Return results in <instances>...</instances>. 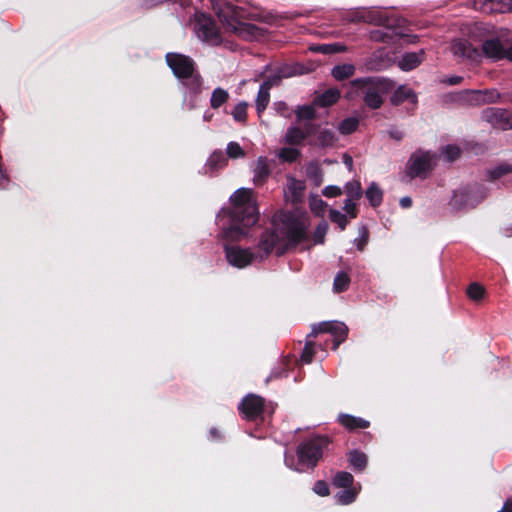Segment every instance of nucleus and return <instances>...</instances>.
I'll use <instances>...</instances> for the list:
<instances>
[{
	"label": "nucleus",
	"mask_w": 512,
	"mask_h": 512,
	"mask_svg": "<svg viewBox=\"0 0 512 512\" xmlns=\"http://www.w3.org/2000/svg\"><path fill=\"white\" fill-rule=\"evenodd\" d=\"M307 227L308 224L304 217L285 215L281 227H278L276 231H265L261 235L255 255L262 260L274 248L278 255L283 254L288 247L296 246L304 239Z\"/></svg>",
	"instance_id": "1"
},
{
	"label": "nucleus",
	"mask_w": 512,
	"mask_h": 512,
	"mask_svg": "<svg viewBox=\"0 0 512 512\" xmlns=\"http://www.w3.org/2000/svg\"><path fill=\"white\" fill-rule=\"evenodd\" d=\"M231 225L221 232V237L229 241H239L246 236L245 228L256 224L259 217L253 192L248 188H240L231 196Z\"/></svg>",
	"instance_id": "2"
},
{
	"label": "nucleus",
	"mask_w": 512,
	"mask_h": 512,
	"mask_svg": "<svg viewBox=\"0 0 512 512\" xmlns=\"http://www.w3.org/2000/svg\"><path fill=\"white\" fill-rule=\"evenodd\" d=\"M388 85L384 79L375 77L358 78L350 82L345 98L353 101L362 97L370 109H378L383 104V94Z\"/></svg>",
	"instance_id": "3"
},
{
	"label": "nucleus",
	"mask_w": 512,
	"mask_h": 512,
	"mask_svg": "<svg viewBox=\"0 0 512 512\" xmlns=\"http://www.w3.org/2000/svg\"><path fill=\"white\" fill-rule=\"evenodd\" d=\"M329 443V438L326 436H315L303 441L297 448L300 467L295 468V470L313 469L322 458L323 450L328 447Z\"/></svg>",
	"instance_id": "4"
},
{
	"label": "nucleus",
	"mask_w": 512,
	"mask_h": 512,
	"mask_svg": "<svg viewBox=\"0 0 512 512\" xmlns=\"http://www.w3.org/2000/svg\"><path fill=\"white\" fill-rule=\"evenodd\" d=\"M166 61L176 77L191 78V87L196 93L200 92L202 79L199 75H194V62L191 58L183 54L168 53Z\"/></svg>",
	"instance_id": "5"
},
{
	"label": "nucleus",
	"mask_w": 512,
	"mask_h": 512,
	"mask_svg": "<svg viewBox=\"0 0 512 512\" xmlns=\"http://www.w3.org/2000/svg\"><path fill=\"white\" fill-rule=\"evenodd\" d=\"M347 20L349 22H365L373 25H383L392 29L396 34L402 35L397 29L401 27L403 20L389 17L386 12L383 11L358 9L351 12L347 16Z\"/></svg>",
	"instance_id": "6"
},
{
	"label": "nucleus",
	"mask_w": 512,
	"mask_h": 512,
	"mask_svg": "<svg viewBox=\"0 0 512 512\" xmlns=\"http://www.w3.org/2000/svg\"><path fill=\"white\" fill-rule=\"evenodd\" d=\"M437 164V155L430 151L414 152L407 163V175L410 178H426Z\"/></svg>",
	"instance_id": "7"
},
{
	"label": "nucleus",
	"mask_w": 512,
	"mask_h": 512,
	"mask_svg": "<svg viewBox=\"0 0 512 512\" xmlns=\"http://www.w3.org/2000/svg\"><path fill=\"white\" fill-rule=\"evenodd\" d=\"M320 333H330L334 336L333 349L336 350L338 346L345 341L348 333L347 326L338 321H324L312 327V331L308 334L309 337H316Z\"/></svg>",
	"instance_id": "8"
},
{
	"label": "nucleus",
	"mask_w": 512,
	"mask_h": 512,
	"mask_svg": "<svg viewBox=\"0 0 512 512\" xmlns=\"http://www.w3.org/2000/svg\"><path fill=\"white\" fill-rule=\"evenodd\" d=\"M194 29L198 38L211 45H218L221 42L216 24L205 14L197 16Z\"/></svg>",
	"instance_id": "9"
},
{
	"label": "nucleus",
	"mask_w": 512,
	"mask_h": 512,
	"mask_svg": "<svg viewBox=\"0 0 512 512\" xmlns=\"http://www.w3.org/2000/svg\"><path fill=\"white\" fill-rule=\"evenodd\" d=\"M482 198L472 188H460L454 191L449 205L456 211L470 209L474 208Z\"/></svg>",
	"instance_id": "10"
},
{
	"label": "nucleus",
	"mask_w": 512,
	"mask_h": 512,
	"mask_svg": "<svg viewBox=\"0 0 512 512\" xmlns=\"http://www.w3.org/2000/svg\"><path fill=\"white\" fill-rule=\"evenodd\" d=\"M265 400L256 394H248L238 405L240 413L246 420H257L264 412Z\"/></svg>",
	"instance_id": "11"
},
{
	"label": "nucleus",
	"mask_w": 512,
	"mask_h": 512,
	"mask_svg": "<svg viewBox=\"0 0 512 512\" xmlns=\"http://www.w3.org/2000/svg\"><path fill=\"white\" fill-rule=\"evenodd\" d=\"M224 250L229 264L237 268H245L254 260L258 259L255 253H253L249 248L225 245Z\"/></svg>",
	"instance_id": "12"
},
{
	"label": "nucleus",
	"mask_w": 512,
	"mask_h": 512,
	"mask_svg": "<svg viewBox=\"0 0 512 512\" xmlns=\"http://www.w3.org/2000/svg\"><path fill=\"white\" fill-rule=\"evenodd\" d=\"M313 125L306 124L304 128L299 126H290L283 137V142L290 146H300L313 132Z\"/></svg>",
	"instance_id": "13"
},
{
	"label": "nucleus",
	"mask_w": 512,
	"mask_h": 512,
	"mask_svg": "<svg viewBox=\"0 0 512 512\" xmlns=\"http://www.w3.org/2000/svg\"><path fill=\"white\" fill-rule=\"evenodd\" d=\"M507 50L499 39H488L482 44L483 54L493 61L506 58Z\"/></svg>",
	"instance_id": "14"
},
{
	"label": "nucleus",
	"mask_w": 512,
	"mask_h": 512,
	"mask_svg": "<svg viewBox=\"0 0 512 512\" xmlns=\"http://www.w3.org/2000/svg\"><path fill=\"white\" fill-rule=\"evenodd\" d=\"M454 56L462 59L476 60L479 57L477 49L473 48L467 40H455L450 46Z\"/></svg>",
	"instance_id": "15"
},
{
	"label": "nucleus",
	"mask_w": 512,
	"mask_h": 512,
	"mask_svg": "<svg viewBox=\"0 0 512 512\" xmlns=\"http://www.w3.org/2000/svg\"><path fill=\"white\" fill-rule=\"evenodd\" d=\"M305 190V183L292 176L287 177V184L284 189V194L287 200L297 202L303 195Z\"/></svg>",
	"instance_id": "16"
},
{
	"label": "nucleus",
	"mask_w": 512,
	"mask_h": 512,
	"mask_svg": "<svg viewBox=\"0 0 512 512\" xmlns=\"http://www.w3.org/2000/svg\"><path fill=\"white\" fill-rule=\"evenodd\" d=\"M233 32L240 38L252 41L262 36V31L257 26L250 23L240 22L233 26Z\"/></svg>",
	"instance_id": "17"
},
{
	"label": "nucleus",
	"mask_w": 512,
	"mask_h": 512,
	"mask_svg": "<svg viewBox=\"0 0 512 512\" xmlns=\"http://www.w3.org/2000/svg\"><path fill=\"white\" fill-rule=\"evenodd\" d=\"M253 182L262 185L270 175L269 161L266 157H259L253 168Z\"/></svg>",
	"instance_id": "18"
},
{
	"label": "nucleus",
	"mask_w": 512,
	"mask_h": 512,
	"mask_svg": "<svg viewBox=\"0 0 512 512\" xmlns=\"http://www.w3.org/2000/svg\"><path fill=\"white\" fill-rule=\"evenodd\" d=\"M407 100L416 104L417 96L415 92L406 85L399 86L391 96V102L394 105H400Z\"/></svg>",
	"instance_id": "19"
},
{
	"label": "nucleus",
	"mask_w": 512,
	"mask_h": 512,
	"mask_svg": "<svg viewBox=\"0 0 512 512\" xmlns=\"http://www.w3.org/2000/svg\"><path fill=\"white\" fill-rule=\"evenodd\" d=\"M338 420L342 426L350 431L366 429L370 425L369 421L349 414H340Z\"/></svg>",
	"instance_id": "20"
},
{
	"label": "nucleus",
	"mask_w": 512,
	"mask_h": 512,
	"mask_svg": "<svg viewBox=\"0 0 512 512\" xmlns=\"http://www.w3.org/2000/svg\"><path fill=\"white\" fill-rule=\"evenodd\" d=\"M496 90L472 91L469 93V101L475 105L495 102L499 98Z\"/></svg>",
	"instance_id": "21"
},
{
	"label": "nucleus",
	"mask_w": 512,
	"mask_h": 512,
	"mask_svg": "<svg viewBox=\"0 0 512 512\" xmlns=\"http://www.w3.org/2000/svg\"><path fill=\"white\" fill-rule=\"evenodd\" d=\"M423 56H424L423 50H421L419 53H416V52L406 53L399 60L398 65L401 70L410 71L420 65V63L423 60Z\"/></svg>",
	"instance_id": "22"
},
{
	"label": "nucleus",
	"mask_w": 512,
	"mask_h": 512,
	"mask_svg": "<svg viewBox=\"0 0 512 512\" xmlns=\"http://www.w3.org/2000/svg\"><path fill=\"white\" fill-rule=\"evenodd\" d=\"M340 90L337 88H330L314 99V104L319 107H328L335 104L340 98Z\"/></svg>",
	"instance_id": "23"
},
{
	"label": "nucleus",
	"mask_w": 512,
	"mask_h": 512,
	"mask_svg": "<svg viewBox=\"0 0 512 512\" xmlns=\"http://www.w3.org/2000/svg\"><path fill=\"white\" fill-rule=\"evenodd\" d=\"M338 142V137L332 129L322 128L317 132V144L321 148L335 147Z\"/></svg>",
	"instance_id": "24"
},
{
	"label": "nucleus",
	"mask_w": 512,
	"mask_h": 512,
	"mask_svg": "<svg viewBox=\"0 0 512 512\" xmlns=\"http://www.w3.org/2000/svg\"><path fill=\"white\" fill-rule=\"evenodd\" d=\"M356 68L353 64L344 63L336 65L331 70V75L337 81H343L351 78L355 74Z\"/></svg>",
	"instance_id": "25"
},
{
	"label": "nucleus",
	"mask_w": 512,
	"mask_h": 512,
	"mask_svg": "<svg viewBox=\"0 0 512 512\" xmlns=\"http://www.w3.org/2000/svg\"><path fill=\"white\" fill-rule=\"evenodd\" d=\"M473 7L475 10L485 14L503 13V8H505L497 3L495 4L493 1L491 2V0H474Z\"/></svg>",
	"instance_id": "26"
},
{
	"label": "nucleus",
	"mask_w": 512,
	"mask_h": 512,
	"mask_svg": "<svg viewBox=\"0 0 512 512\" xmlns=\"http://www.w3.org/2000/svg\"><path fill=\"white\" fill-rule=\"evenodd\" d=\"M298 73H301V71L298 70L297 66L295 67H283L281 68L278 73L270 78H268L264 83H269V90L274 85H278L282 78H288L291 76H294Z\"/></svg>",
	"instance_id": "27"
},
{
	"label": "nucleus",
	"mask_w": 512,
	"mask_h": 512,
	"mask_svg": "<svg viewBox=\"0 0 512 512\" xmlns=\"http://www.w3.org/2000/svg\"><path fill=\"white\" fill-rule=\"evenodd\" d=\"M365 196L373 207H378L383 201V191L377 183L372 182L365 192Z\"/></svg>",
	"instance_id": "28"
},
{
	"label": "nucleus",
	"mask_w": 512,
	"mask_h": 512,
	"mask_svg": "<svg viewBox=\"0 0 512 512\" xmlns=\"http://www.w3.org/2000/svg\"><path fill=\"white\" fill-rule=\"evenodd\" d=\"M270 101L269 83H263L258 91L256 98V110L260 115L266 109Z\"/></svg>",
	"instance_id": "29"
},
{
	"label": "nucleus",
	"mask_w": 512,
	"mask_h": 512,
	"mask_svg": "<svg viewBox=\"0 0 512 512\" xmlns=\"http://www.w3.org/2000/svg\"><path fill=\"white\" fill-rule=\"evenodd\" d=\"M276 155L280 161L292 163L299 159L301 151L295 146L282 147L276 152Z\"/></svg>",
	"instance_id": "30"
},
{
	"label": "nucleus",
	"mask_w": 512,
	"mask_h": 512,
	"mask_svg": "<svg viewBox=\"0 0 512 512\" xmlns=\"http://www.w3.org/2000/svg\"><path fill=\"white\" fill-rule=\"evenodd\" d=\"M350 465L359 471L365 469L367 465V456L363 452L357 450L351 451L348 457Z\"/></svg>",
	"instance_id": "31"
},
{
	"label": "nucleus",
	"mask_w": 512,
	"mask_h": 512,
	"mask_svg": "<svg viewBox=\"0 0 512 512\" xmlns=\"http://www.w3.org/2000/svg\"><path fill=\"white\" fill-rule=\"evenodd\" d=\"M353 475L346 471L337 472L332 480L334 486L338 488H350L353 484Z\"/></svg>",
	"instance_id": "32"
},
{
	"label": "nucleus",
	"mask_w": 512,
	"mask_h": 512,
	"mask_svg": "<svg viewBox=\"0 0 512 512\" xmlns=\"http://www.w3.org/2000/svg\"><path fill=\"white\" fill-rule=\"evenodd\" d=\"M359 126V119L356 117H349L342 120L338 125V131L342 135H349L357 130Z\"/></svg>",
	"instance_id": "33"
},
{
	"label": "nucleus",
	"mask_w": 512,
	"mask_h": 512,
	"mask_svg": "<svg viewBox=\"0 0 512 512\" xmlns=\"http://www.w3.org/2000/svg\"><path fill=\"white\" fill-rule=\"evenodd\" d=\"M229 99V94L226 90L218 87L216 88L211 95L210 105L213 109H218Z\"/></svg>",
	"instance_id": "34"
},
{
	"label": "nucleus",
	"mask_w": 512,
	"mask_h": 512,
	"mask_svg": "<svg viewBox=\"0 0 512 512\" xmlns=\"http://www.w3.org/2000/svg\"><path fill=\"white\" fill-rule=\"evenodd\" d=\"M206 165L212 170L220 169L227 165V159L223 152L215 151L208 158Z\"/></svg>",
	"instance_id": "35"
},
{
	"label": "nucleus",
	"mask_w": 512,
	"mask_h": 512,
	"mask_svg": "<svg viewBox=\"0 0 512 512\" xmlns=\"http://www.w3.org/2000/svg\"><path fill=\"white\" fill-rule=\"evenodd\" d=\"M505 115L506 113L504 111L492 109L489 111L488 118L489 121H491L498 128L505 130L512 127V125H510L509 123L502 122Z\"/></svg>",
	"instance_id": "36"
},
{
	"label": "nucleus",
	"mask_w": 512,
	"mask_h": 512,
	"mask_svg": "<svg viewBox=\"0 0 512 512\" xmlns=\"http://www.w3.org/2000/svg\"><path fill=\"white\" fill-rule=\"evenodd\" d=\"M357 496V491L351 488H345V490L336 494L335 498L337 499V503L342 505H348L355 501Z\"/></svg>",
	"instance_id": "37"
},
{
	"label": "nucleus",
	"mask_w": 512,
	"mask_h": 512,
	"mask_svg": "<svg viewBox=\"0 0 512 512\" xmlns=\"http://www.w3.org/2000/svg\"><path fill=\"white\" fill-rule=\"evenodd\" d=\"M509 173H512V165L500 164L488 171V178L490 180H496Z\"/></svg>",
	"instance_id": "38"
},
{
	"label": "nucleus",
	"mask_w": 512,
	"mask_h": 512,
	"mask_svg": "<svg viewBox=\"0 0 512 512\" xmlns=\"http://www.w3.org/2000/svg\"><path fill=\"white\" fill-rule=\"evenodd\" d=\"M348 198L359 200L362 196V188L358 181H351L345 185Z\"/></svg>",
	"instance_id": "39"
},
{
	"label": "nucleus",
	"mask_w": 512,
	"mask_h": 512,
	"mask_svg": "<svg viewBox=\"0 0 512 512\" xmlns=\"http://www.w3.org/2000/svg\"><path fill=\"white\" fill-rule=\"evenodd\" d=\"M350 283V277L348 274L341 272L338 273L334 279L333 288L336 292L345 291Z\"/></svg>",
	"instance_id": "40"
},
{
	"label": "nucleus",
	"mask_w": 512,
	"mask_h": 512,
	"mask_svg": "<svg viewBox=\"0 0 512 512\" xmlns=\"http://www.w3.org/2000/svg\"><path fill=\"white\" fill-rule=\"evenodd\" d=\"M306 174L310 179H313L317 185L322 182V170L317 163L308 164Z\"/></svg>",
	"instance_id": "41"
},
{
	"label": "nucleus",
	"mask_w": 512,
	"mask_h": 512,
	"mask_svg": "<svg viewBox=\"0 0 512 512\" xmlns=\"http://www.w3.org/2000/svg\"><path fill=\"white\" fill-rule=\"evenodd\" d=\"M467 294L471 300L479 301L483 298L485 294V289L482 285L478 283H472L469 285L467 289Z\"/></svg>",
	"instance_id": "42"
},
{
	"label": "nucleus",
	"mask_w": 512,
	"mask_h": 512,
	"mask_svg": "<svg viewBox=\"0 0 512 512\" xmlns=\"http://www.w3.org/2000/svg\"><path fill=\"white\" fill-rule=\"evenodd\" d=\"M329 218L332 222L336 223L341 230H344L348 224L346 215L335 209H330Z\"/></svg>",
	"instance_id": "43"
},
{
	"label": "nucleus",
	"mask_w": 512,
	"mask_h": 512,
	"mask_svg": "<svg viewBox=\"0 0 512 512\" xmlns=\"http://www.w3.org/2000/svg\"><path fill=\"white\" fill-rule=\"evenodd\" d=\"M316 50L323 54H333V53L345 52L347 50V47L340 43H334V44L321 45V46L317 47Z\"/></svg>",
	"instance_id": "44"
},
{
	"label": "nucleus",
	"mask_w": 512,
	"mask_h": 512,
	"mask_svg": "<svg viewBox=\"0 0 512 512\" xmlns=\"http://www.w3.org/2000/svg\"><path fill=\"white\" fill-rule=\"evenodd\" d=\"M247 107L248 104L246 102L238 103L232 111L233 118L238 122H245L247 118Z\"/></svg>",
	"instance_id": "45"
},
{
	"label": "nucleus",
	"mask_w": 512,
	"mask_h": 512,
	"mask_svg": "<svg viewBox=\"0 0 512 512\" xmlns=\"http://www.w3.org/2000/svg\"><path fill=\"white\" fill-rule=\"evenodd\" d=\"M226 153L229 158L237 159L245 156V152L237 142H230L227 145Z\"/></svg>",
	"instance_id": "46"
},
{
	"label": "nucleus",
	"mask_w": 512,
	"mask_h": 512,
	"mask_svg": "<svg viewBox=\"0 0 512 512\" xmlns=\"http://www.w3.org/2000/svg\"><path fill=\"white\" fill-rule=\"evenodd\" d=\"M314 356V343L312 341H307L303 352L301 354V361L304 363H311Z\"/></svg>",
	"instance_id": "47"
},
{
	"label": "nucleus",
	"mask_w": 512,
	"mask_h": 512,
	"mask_svg": "<svg viewBox=\"0 0 512 512\" xmlns=\"http://www.w3.org/2000/svg\"><path fill=\"white\" fill-rule=\"evenodd\" d=\"M328 231V224L325 221H322L317 226L315 232H314V239L315 243L322 244L324 242L325 235Z\"/></svg>",
	"instance_id": "48"
},
{
	"label": "nucleus",
	"mask_w": 512,
	"mask_h": 512,
	"mask_svg": "<svg viewBox=\"0 0 512 512\" xmlns=\"http://www.w3.org/2000/svg\"><path fill=\"white\" fill-rule=\"evenodd\" d=\"M327 204L320 198H312L310 201L311 210L318 216L323 215Z\"/></svg>",
	"instance_id": "49"
},
{
	"label": "nucleus",
	"mask_w": 512,
	"mask_h": 512,
	"mask_svg": "<svg viewBox=\"0 0 512 512\" xmlns=\"http://www.w3.org/2000/svg\"><path fill=\"white\" fill-rule=\"evenodd\" d=\"M442 153L448 161H454L460 156V149L455 145H447L442 149Z\"/></svg>",
	"instance_id": "50"
},
{
	"label": "nucleus",
	"mask_w": 512,
	"mask_h": 512,
	"mask_svg": "<svg viewBox=\"0 0 512 512\" xmlns=\"http://www.w3.org/2000/svg\"><path fill=\"white\" fill-rule=\"evenodd\" d=\"M313 491L322 497L328 496L330 494V489L328 484L323 480H318L315 482L313 486Z\"/></svg>",
	"instance_id": "51"
},
{
	"label": "nucleus",
	"mask_w": 512,
	"mask_h": 512,
	"mask_svg": "<svg viewBox=\"0 0 512 512\" xmlns=\"http://www.w3.org/2000/svg\"><path fill=\"white\" fill-rule=\"evenodd\" d=\"M314 116H315V110H314V108H312L310 106H303L297 110V118L298 119L311 120L314 118Z\"/></svg>",
	"instance_id": "52"
},
{
	"label": "nucleus",
	"mask_w": 512,
	"mask_h": 512,
	"mask_svg": "<svg viewBox=\"0 0 512 512\" xmlns=\"http://www.w3.org/2000/svg\"><path fill=\"white\" fill-rule=\"evenodd\" d=\"M368 242V230L362 227L360 230L359 237L355 239L358 250L362 251Z\"/></svg>",
	"instance_id": "53"
},
{
	"label": "nucleus",
	"mask_w": 512,
	"mask_h": 512,
	"mask_svg": "<svg viewBox=\"0 0 512 512\" xmlns=\"http://www.w3.org/2000/svg\"><path fill=\"white\" fill-rule=\"evenodd\" d=\"M355 199L347 198L344 203L343 209L347 214L350 215L351 218H355L357 216V209Z\"/></svg>",
	"instance_id": "54"
},
{
	"label": "nucleus",
	"mask_w": 512,
	"mask_h": 512,
	"mask_svg": "<svg viewBox=\"0 0 512 512\" xmlns=\"http://www.w3.org/2000/svg\"><path fill=\"white\" fill-rule=\"evenodd\" d=\"M342 194V189L338 186L330 185L324 188L323 195L328 198L338 197Z\"/></svg>",
	"instance_id": "55"
},
{
	"label": "nucleus",
	"mask_w": 512,
	"mask_h": 512,
	"mask_svg": "<svg viewBox=\"0 0 512 512\" xmlns=\"http://www.w3.org/2000/svg\"><path fill=\"white\" fill-rule=\"evenodd\" d=\"M274 106L278 113H280L283 116H287L288 106L285 102H283V101L276 102L274 104Z\"/></svg>",
	"instance_id": "56"
},
{
	"label": "nucleus",
	"mask_w": 512,
	"mask_h": 512,
	"mask_svg": "<svg viewBox=\"0 0 512 512\" xmlns=\"http://www.w3.org/2000/svg\"><path fill=\"white\" fill-rule=\"evenodd\" d=\"M495 4L497 3L500 6H504L503 13L512 10V0H492Z\"/></svg>",
	"instance_id": "57"
},
{
	"label": "nucleus",
	"mask_w": 512,
	"mask_h": 512,
	"mask_svg": "<svg viewBox=\"0 0 512 512\" xmlns=\"http://www.w3.org/2000/svg\"><path fill=\"white\" fill-rule=\"evenodd\" d=\"M370 38L374 41H385V37L380 31H372L370 34Z\"/></svg>",
	"instance_id": "58"
},
{
	"label": "nucleus",
	"mask_w": 512,
	"mask_h": 512,
	"mask_svg": "<svg viewBox=\"0 0 512 512\" xmlns=\"http://www.w3.org/2000/svg\"><path fill=\"white\" fill-rule=\"evenodd\" d=\"M343 162L349 168V170H352V168H353V159H352V157L350 155L344 154L343 155Z\"/></svg>",
	"instance_id": "59"
},
{
	"label": "nucleus",
	"mask_w": 512,
	"mask_h": 512,
	"mask_svg": "<svg viewBox=\"0 0 512 512\" xmlns=\"http://www.w3.org/2000/svg\"><path fill=\"white\" fill-rule=\"evenodd\" d=\"M499 512H512V498L508 499Z\"/></svg>",
	"instance_id": "60"
},
{
	"label": "nucleus",
	"mask_w": 512,
	"mask_h": 512,
	"mask_svg": "<svg viewBox=\"0 0 512 512\" xmlns=\"http://www.w3.org/2000/svg\"><path fill=\"white\" fill-rule=\"evenodd\" d=\"M400 205L403 208H409L412 205V199L410 197H403L400 199Z\"/></svg>",
	"instance_id": "61"
},
{
	"label": "nucleus",
	"mask_w": 512,
	"mask_h": 512,
	"mask_svg": "<svg viewBox=\"0 0 512 512\" xmlns=\"http://www.w3.org/2000/svg\"><path fill=\"white\" fill-rule=\"evenodd\" d=\"M461 80H462V78H461V77H453V78H451V79L449 80V84H451V85H456V84L460 83V82H461Z\"/></svg>",
	"instance_id": "62"
},
{
	"label": "nucleus",
	"mask_w": 512,
	"mask_h": 512,
	"mask_svg": "<svg viewBox=\"0 0 512 512\" xmlns=\"http://www.w3.org/2000/svg\"><path fill=\"white\" fill-rule=\"evenodd\" d=\"M506 58L512 61V45L507 50Z\"/></svg>",
	"instance_id": "63"
},
{
	"label": "nucleus",
	"mask_w": 512,
	"mask_h": 512,
	"mask_svg": "<svg viewBox=\"0 0 512 512\" xmlns=\"http://www.w3.org/2000/svg\"><path fill=\"white\" fill-rule=\"evenodd\" d=\"M395 137H397V139H401V136H398V134H395Z\"/></svg>",
	"instance_id": "64"
}]
</instances>
